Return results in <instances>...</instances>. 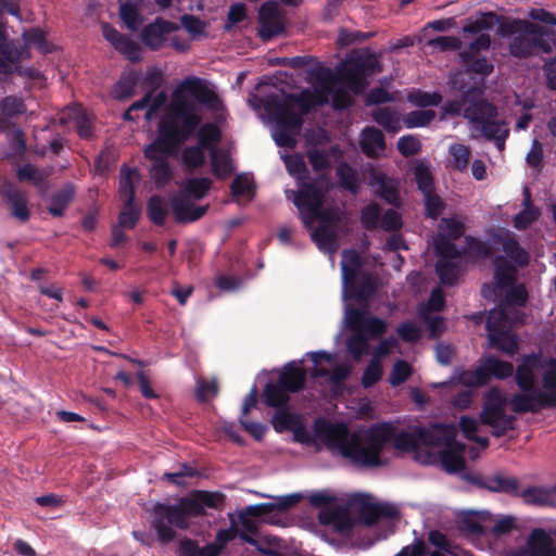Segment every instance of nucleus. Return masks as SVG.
I'll return each instance as SVG.
<instances>
[{
    "label": "nucleus",
    "instance_id": "nucleus-45",
    "mask_svg": "<svg viewBox=\"0 0 556 556\" xmlns=\"http://www.w3.org/2000/svg\"><path fill=\"white\" fill-rule=\"evenodd\" d=\"M213 181L208 177H193L186 181L182 193L194 200L203 199L211 190Z\"/></svg>",
    "mask_w": 556,
    "mask_h": 556
},
{
    "label": "nucleus",
    "instance_id": "nucleus-64",
    "mask_svg": "<svg viewBox=\"0 0 556 556\" xmlns=\"http://www.w3.org/2000/svg\"><path fill=\"white\" fill-rule=\"evenodd\" d=\"M116 50L132 63L141 61L140 46L127 35L119 42Z\"/></svg>",
    "mask_w": 556,
    "mask_h": 556
},
{
    "label": "nucleus",
    "instance_id": "nucleus-32",
    "mask_svg": "<svg viewBox=\"0 0 556 556\" xmlns=\"http://www.w3.org/2000/svg\"><path fill=\"white\" fill-rule=\"evenodd\" d=\"M289 102L293 104V106H298L300 110L301 116L307 115L312 109L319 104L323 105L327 103V97L324 93L314 94L309 90H303L300 93H285Z\"/></svg>",
    "mask_w": 556,
    "mask_h": 556
},
{
    "label": "nucleus",
    "instance_id": "nucleus-7",
    "mask_svg": "<svg viewBox=\"0 0 556 556\" xmlns=\"http://www.w3.org/2000/svg\"><path fill=\"white\" fill-rule=\"evenodd\" d=\"M510 307L494 308L490 311L485 328L489 332V340L492 346L513 356L518 351L516 336L509 330L510 327L521 324L518 317L509 318Z\"/></svg>",
    "mask_w": 556,
    "mask_h": 556
},
{
    "label": "nucleus",
    "instance_id": "nucleus-54",
    "mask_svg": "<svg viewBox=\"0 0 556 556\" xmlns=\"http://www.w3.org/2000/svg\"><path fill=\"white\" fill-rule=\"evenodd\" d=\"M381 207L376 202L366 205L361 212V223L368 231L379 228L381 222Z\"/></svg>",
    "mask_w": 556,
    "mask_h": 556
},
{
    "label": "nucleus",
    "instance_id": "nucleus-51",
    "mask_svg": "<svg viewBox=\"0 0 556 556\" xmlns=\"http://www.w3.org/2000/svg\"><path fill=\"white\" fill-rule=\"evenodd\" d=\"M451 166L459 172L467 168L470 159V148L462 143H453L448 149Z\"/></svg>",
    "mask_w": 556,
    "mask_h": 556
},
{
    "label": "nucleus",
    "instance_id": "nucleus-41",
    "mask_svg": "<svg viewBox=\"0 0 556 556\" xmlns=\"http://www.w3.org/2000/svg\"><path fill=\"white\" fill-rule=\"evenodd\" d=\"M376 289L372 277L370 275H363L359 280H356L355 286L349 289L348 295L344 296L354 299L357 302H366L375 294Z\"/></svg>",
    "mask_w": 556,
    "mask_h": 556
},
{
    "label": "nucleus",
    "instance_id": "nucleus-47",
    "mask_svg": "<svg viewBox=\"0 0 556 556\" xmlns=\"http://www.w3.org/2000/svg\"><path fill=\"white\" fill-rule=\"evenodd\" d=\"M528 300V293L526 288L522 285L513 287L506 295L507 303L501 305L498 308L510 307L511 311L508 313L509 318L518 317L520 320L521 315L520 312L514 307L515 306H523Z\"/></svg>",
    "mask_w": 556,
    "mask_h": 556
},
{
    "label": "nucleus",
    "instance_id": "nucleus-44",
    "mask_svg": "<svg viewBox=\"0 0 556 556\" xmlns=\"http://www.w3.org/2000/svg\"><path fill=\"white\" fill-rule=\"evenodd\" d=\"M482 366L483 370H485L484 374L486 375V383L492 376L498 379H505L510 377L514 372L513 364L497 359L495 357L486 358Z\"/></svg>",
    "mask_w": 556,
    "mask_h": 556
},
{
    "label": "nucleus",
    "instance_id": "nucleus-62",
    "mask_svg": "<svg viewBox=\"0 0 556 556\" xmlns=\"http://www.w3.org/2000/svg\"><path fill=\"white\" fill-rule=\"evenodd\" d=\"M382 374L381 363L376 358L371 359L363 372L362 386L365 389L375 386L381 379Z\"/></svg>",
    "mask_w": 556,
    "mask_h": 556
},
{
    "label": "nucleus",
    "instance_id": "nucleus-18",
    "mask_svg": "<svg viewBox=\"0 0 556 556\" xmlns=\"http://www.w3.org/2000/svg\"><path fill=\"white\" fill-rule=\"evenodd\" d=\"M346 324L349 329L362 331L368 339H377L387 331V323L378 317L368 316L365 311L359 308H350L346 313Z\"/></svg>",
    "mask_w": 556,
    "mask_h": 556
},
{
    "label": "nucleus",
    "instance_id": "nucleus-23",
    "mask_svg": "<svg viewBox=\"0 0 556 556\" xmlns=\"http://www.w3.org/2000/svg\"><path fill=\"white\" fill-rule=\"evenodd\" d=\"M2 197L10 207L11 215L21 223H26L30 218V210L25 192L17 188L9 186L2 191Z\"/></svg>",
    "mask_w": 556,
    "mask_h": 556
},
{
    "label": "nucleus",
    "instance_id": "nucleus-58",
    "mask_svg": "<svg viewBox=\"0 0 556 556\" xmlns=\"http://www.w3.org/2000/svg\"><path fill=\"white\" fill-rule=\"evenodd\" d=\"M491 46V37L489 34L482 33L480 34L468 48L459 53V58L464 63L469 62L475 59L478 52L485 51Z\"/></svg>",
    "mask_w": 556,
    "mask_h": 556
},
{
    "label": "nucleus",
    "instance_id": "nucleus-37",
    "mask_svg": "<svg viewBox=\"0 0 556 556\" xmlns=\"http://www.w3.org/2000/svg\"><path fill=\"white\" fill-rule=\"evenodd\" d=\"M479 484L492 492L517 494L519 481L515 477H507L502 473H496L485 482H479Z\"/></svg>",
    "mask_w": 556,
    "mask_h": 556
},
{
    "label": "nucleus",
    "instance_id": "nucleus-53",
    "mask_svg": "<svg viewBox=\"0 0 556 556\" xmlns=\"http://www.w3.org/2000/svg\"><path fill=\"white\" fill-rule=\"evenodd\" d=\"M352 334L346 340L348 351L353 355L355 359L361 358L365 353H367L369 344L368 337L362 333V331L357 329H350Z\"/></svg>",
    "mask_w": 556,
    "mask_h": 556
},
{
    "label": "nucleus",
    "instance_id": "nucleus-1",
    "mask_svg": "<svg viewBox=\"0 0 556 556\" xmlns=\"http://www.w3.org/2000/svg\"><path fill=\"white\" fill-rule=\"evenodd\" d=\"M315 433L328 450L339 453L359 468H379L387 465L382 452L389 443L400 452H414L417 459V429L396 431L391 422H379L366 430L351 431L344 422L315 421Z\"/></svg>",
    "mask_w": 556,
    "mask_h": 556
},
{
    "label": "nucleus",
    "instance_id": "nucleus-16",
    "mask_svg": "<svg viewBox=\"0 0 556 556\" xmlns=\"http://www.w3.org/2000/svg\"><path fill=\"white\" fill-rule=\"evenodd\" d=\"M419 191L424 195L425 214L437 219L445 208V202L433 189V178L425 163L419 162Z\"/></svg>",
    "mask_w": 556,
    "mask_h": 556
},
{
    "label": "nucleus",
    "instance_id": "nucleus-28",
    "mask_svg": "<svg viewBox=\"0 0 556 556\" xmlns=\"http://www.w3.org/2000/svg\"><path fill=\"white\" fill-rule=\"evenodd\" d=\"M277 381L289 393H296L305 386L306 371L302 366L289 363L283 366Z\"/></svg>",
    "mask_w": 556,
    "mask_h": 556
},
{
    "label": "nucleus",
    "instance_id": "nucleus-10",
    "mask_svg": "<svg viewBox=\"0 0 556 556\" xmlns=\"http://www.w3.org/2000/svg\"><path fill=\"white\" fill-rule=\"evenodd\" d=\"M327 177L320 175L314 181H303L296 192L287 191L288 199H291V194L293 195V204L298 207L302 222L311 219V213L316 212L324 205L326 193L324 185H327Z\"/></svg>",
    "mask_w": 556,
    "mask_h": 556
},
{
    "label": "nucleus",
    "instance_id": "nucleus-52",
    "mask_svg": "<svg viewBox=\"0 0 556 556\" xmlns=\"http://www.w3.org/2000/svg\"><path fill=\"white\" fill-rule=\"evenodd\" d=\"M337 176L339 178L341 187L345 190L356 193L359 188L358 177L355 169L348 163H341L337 167Z\"/></svg>",
    "mask_w": 556,
    "mask_h": 556
},
{
    "label": "nucleus",
    "instance_id": "nucleus-9",
    "mask_svg": "<svg viewBox=\"0 0 556 556\" xmlns=\"http://www.w3.org/2000/svg\"><path fill=\"white\" fill-rule=\"evenodd\" d=\"M378 68V61L372 54L351 55L338 68L336 78L345 84L355 94H358L368 85L366 77L374 74Z\"/></svg>",
    "mask_w": 556,
    "mask_h": 556
},
{
    "label": "nucleus",
    "instance_id": "nucleus-38",
    "mask_svg": "<svg viewBox=\"0 0 556 556\" xmlns=\"http://www.w3.org/2000/svg\"><path fill=\"white\" fill-rule=\"evenodd\" d=\"M168 215V208L165 200L159 195L153 194L147 202V216L149 220L155 226H164L166 217Z\"/></svg>",
    "mask_w": 556,
    "mask_h": 556
},
{
    "label": "nucleus",
    "instance_id": "nucleus-40",
    "mask_svg": "<svg viewBox=\"0 0 556 556\" xmlns=\"http://www.w3.org/2000/svg\"><path fill=\"white\" fill-rule=\"evenodd\" d=\"M198 146L204 150L216 149L215 146L222 139V131L215 123H205L198 127Z\"/></svg>",
    "mask_w": 556,
    "mask_h": 556
},
{
    "label": "nucleus",
    "instance_id": "nucleus-12",
    "mask_svg": "<svg viewBox=\"0 0 556 556\" xmlns=\"http://www.w3.org/2000/svg\"><path fill=\"white\" fill-rule=\"evenodd\" d=\"M350 505L356 508L359 519L369 527L376 525L379 520H392L399 517V511L394 505L374 502L369 494H354L350 500Z\"/></svg>",
    "mask_w": 556,
    "mask_h": 556
},
{
    "label": "nucleus",
    "instance_id": "nucleus-4",
    "mask_svg": "<svg viewBox=\"0 0 556 556\" xmlns=\"http://www.w3.org/2000/svg\"><path fill=\"white\" fill-rule=\"evenodd\" d=\"M457 428L454 425H432L428 428L419 427V463L422 453L437 454L441 466L448 473L460 472L466 465L464 458L465 444L456 441Z\"/></svg>",
    "mask_w": 556,
    "mask_h": 556
},
{
    "label": "nucleus",
    "instance_id": "nucleus-13",
    "mask_svg": "<svg viewBox=\"0 0 556 556\" xmlns=\"http://www.w3.org/2000/svg\"><path fill=\"white\" fill-rule=\"evenodd\" d=\"M263 106L268 115L276 122L278 128H290L294 132L300 131L303 126V117L294 112L293 104L287 96L280 99L277 94L267 96L263 100Z\"/></svg>",
    "mask_w": 556,
    "mask_h": 556
},
{
    "label": "nucleus",
    "instance_id": "nucleus-48",
    "mask_svg": "<svg viewBox=\"0 0 556 556\" xmlns=\"http://www.w3.org/2000/svg\"><path fill=\"white\" fill-rule=\"evenodd\" d=\"M311 237L319 250L333 251L336 248L337 236L327 225H320L315 228Z\"/></svg>",
    "mask_w": 556,
    "mask_h": 556
},
{
    "label": "nucleus",
    "instance_id": "nucleus-3",
    "mask_svg": "<svg viewBox=\"0 0 556 556\" xmlns=\"http://www.w3.org/2000/svg\"><path fill=\"white\" fill-rule=\"evenodd\" d=\"M496 34L502 38H510L508 51L517 59H527L538 53L548 54L556 49V30L528 20L503 21Z\"/></svg>",
    "mask_w": 556,
    "mask_h": 556
},
{
    "label": "nucleus",
    "instance_id": "nucleus-26",
    "mask_svg": "<svg viewBox=\"0 0 556 556\" xmlns=\"http://www.w3.org/2000/svg\"><path fill=\"white\" fill-rule=\"evenodd\" d=\"M170 207L175 220L179 224L192 223L200 219L207 211V205H194L180 197L170 200Z\"/></svg>",
    "mask_w": 556,
    "mask_h": 556
},
{
    "label": "nucleus",
    "instance_id": "nucleus-57",
    "mask_svg": "<svg viewBox=\"0 0 556 556\" xmlns=\"http://www.w3.org/2000/svg\"><path fill=\"white\" fill-rule=\"evenodd\" d=\"M173 175L168 161L152 163L150 176L157 188L165 187L173 178Z\"/></svg>",
    "mask_w": 556,
    "mask_h": 556
},
{
    "label": "nucleus",
    "instance_id": "nucleus-55",
    "mask_svg": "<svg viewBox=\"0 0 556 556\" xmlns=\"http://www.w3.org/2000/svg\"><path fill=\"white\" fill-rule=\"evenodd\" d=\"M141 217V208L134 201L128 204L124 203L122 211L118 214V225L126 229H134Z\"/></svg>",
    "mask_w": 556,
    "mask_h": 556
},
{
    "label": "nucleus",
    "instance_id": "nucleus-60",
    "mask_svg": "<svg viewBox=\"0 0 556 556\" xmlns=\"http://www.w3.org/2000/svg\"><path fill=\"white\" fill-rule=\"evenodd\" d=\"M230 191L233 197H254L255 188L253 181L245 175L239 174L232 180Z\"/></svg>",
    "mask_w": 556,
    "mask_h": 556
},
{
    "label": "nucleus",
    "instance_id": "nucleus-21",
    "mask_svg": "<svg viewBox=\"0 0 556 556\" xmlns=\"http://www.w3.org/2000/svg\"><path fill=\"white\" fill-rule=\"evenodd\" d=\"M237 536H239L243 542L254 546L257 552L265 556H280L279 552L266 548L260 545V542L253 536L249 535L245 532H240L235 521L231 522V526L227 529H220L216 532L215 541L213 542L215 546H217L218 551L223 553L225 547L233 541Z\"/></svg>",
    "mask_w": 556,
    "mask_h": 556
},
{
    "label": "nucleus",
    "instance_id": "nucleus-14",
    "mask_svg": "<svg viewBox=\"0 0 556 556\" xmlns=\"http://www.w3.org/2000/svg\"><path fill=\"white\" fill-rule=\"evenodd\" d=\"M465 232V224L456 217L442 218L438 225V232L433 239L434 251L438 255L462 256L454 241Z\"/></svg>",
    "mask_w": 556,
    "mask_h": 556
},
{
    "label": "nucleus",
    "instance_id": "nucleus-24",
    "mask_svg": "<svg viewBox=\"0 0 556 556\" xmlns=\"http://www.w3.org/2000/svg\"><path fill=\"white\" fill-rule=\"evenodd\" d=\"M528 556H556V536H552L543 529L532 531L528 544Z\"/></svg>",
    "mask_w": 556,
    "mask_h": 556
},
{
    "label": "nucleus",
    "instance_id": "nucleus-42",
    "mask_svg": "<svg viewBox=\"0 0 556 556\" xmlns=\"http://www.w3.org/2000/svg\"><path fill=\"white\" fill-rule=\"evenodd\" d=\"M521 497L528 504L553 506L555 504L552 488L530 486L522 491Z\"/></svg>",
    "mask_w": 556,
    "mask_h": 556
},
{
    "label": "nucleus",
    "instance_id": "nucleus-11",
    "mask_svg": "<svg viewBox=\"0 0 556 556\" xmlns=\"http://www.w3.org/2000/svg\"><path fill=\"white\" fill-rule=\"evenodd\" d=\"M445 305V296L441 288L432 290L427 304L419 305V336L427 332L434 339L445 330L444 319L439 315Z\"/></svg>",
    "mask_w": 556,
    "mask_h": 556
},
{
    "label": "nucleus",
    "instance_id": "nucleus-50",
    "mask_svg": "<svg viewBox=\"0 0 556 556\" xmlns=\"http://www.w3.org/2000/svg\"><path fill=\"white\" fill-rule=\"evenodd\" d=\"M500 22V17L493 13L488 12L482 14L479 18L473 22H469L463 26V31L470 35L482 33L483 30H490L493 26Z\"/></svg>",
    "mask_w": 556,
    "mask_h": 556
},
{
    "label": "nucleus",
    "instance_id": "nucleus-35",
    "mask_svg": "<svg viewBox=\"0 0 556 556\" xmlns=\"http://www.w3.org/2000/svg\"><path fill=\"white\" fill-rule=\"evenodd\" d=\"M437 263V273L442 283L453 285L459 275L460 256L439 255Z\"/></svg>",
    "mask_w": 556,
    "mask_h": 556
},
{
    "label": "nucleus",
    "instance_id": "nucleus-6",
    "mask_svg": "<svg viewBox=\"0 0 556 556\" xmlns=\"http://www.w3.org/2000/svg\"><path fill=\"white\" fill-rule=\"evenodd\" d=\"M470 129L479 132L486 140L494 141L495 147L503 151L509 136L507 123L500 118L497 108L484 100L470 103L464 110Z\"/></svg>",
    "mask_w": 556,
    "mask_h": 556
},
{
    "label": "nucleus",
    "instance_id": "nucleus-49",
    "mask_svg": "<svg viewBox=\"0 0 556 556\" xmlns=\"http://www.w3.org/2000/svg\"><path fill=\"white\" fill-rule=\"evenodd\" d=\"M478 421L469 416H462L459 419V429L462 430L464 437L470 441H475L481 447L486 448L489 446V439L486 437L477 435L478 432Z\"/></svg>",
    "mask_w": 556,
    "mask_h": 556
},
{
    "label": "nucleus",
    "instance_id": "nucleus-61",
    "mask_svg": "<svg viewBox=\"0 0 556 556\" xmlns=\"http://www.w3.org/2000/svg\"><path fill=\"white\" fill-rule=\"evenodd\" d=\"M377 181L378 195L389 204L397 205L400 201V195L397 188L394 186V184L386 176L378 177Z\"/></svg>",
    "mask_w": 556,
    "mask_h": 556
},
{
    "label": "nucleus",
    "instance_id": "nucleus-33",
    "mask_svg": "<svg viewBox=\"0 0 556 556\" xmlns=\"http://www.w3.org/2000/svg\"><path fill=\"white\" fill-rule=\"evenodd\" d=\"M75 188L72 184L65 185L62 189L58 190L51 195L48 212L54 217H62L74 200Z\"/></svg>",
    "mask_w": 556,
    "mask_h": 556
},
{
    "label": "nucleus",
    "instance_id": "nucleus-27",
    "mask_svg": "<svg viewBox=\"0 0 556 556\" xmlns=\"http://www.w3.org/2000/svg\"><path fill=\"white\" fill-rule=\"evenodd\" d=\"M541 365L539 355L531 354L523 358L522 363L516 369L515 379L517 386L523 391L534 390L535 369Z\"/></svg>",
    "mask_w": 556,
    "mask_h": 556
},
{
    "label": "nucleus",
    "instance_id": "nucleus-34",
    "mask_svg": "<svg viewBox=\"0 0 556 556\" xmlns=\"http://www.w3.org/2000/svg\"><path fill=\"white\" fill-rule=\"evenodd\" d=\"M361 147L367 156H374L386 149L384 135L375 127H366L362 132Z\"/></svg>",
    "mask_w": 556,
    "mask_h": 556
},
{
    "label": "nucleus",
    "instance_id": "nucleus-56",
    "mask_svg": "<svg viewBox=\"0 0 556 556\" xmlns=\"http://www.w3.org/2000/svg\"><path fill=\"white\" fill-rule=\"evenodd\" d=\"M483 366H479L475 370H463L456 372L455 380L466 387H481L486 384V375Z\"/></svg>",
    "mask_w": 556,
    "mask_h": 556
},
{
    "label": "nucleus",
    "instance_id": "nucleus-59",
    "mask_svg": "<svg viewBox=\"0 0 556 556\" xmlns=\"http://www.w3.org/2000/svg\"><path fill=\"white\" fill-rule=\"evenodd\" d=\"M182 162L190 169H198L205 164L204 149L198 144L187 147L182 151Z\"/></svg>",
    "mask_w": 556,
    "mask_h": 556
},
{
    "label": "nucleus",
    "instance_id": "nucleus-29",
    "mask_svg": "<svg viewBox=\"0 0 556 556\" xmlns=\"http://www.w3.org/2000/svg\"><path fill=\"white\" fill-rule=\"evenodd\" d=\"M303 498L300 493H292L286 496L279 497L274 503H262L256 505L248 506V513L252 516H262L269 514L273 510L285 511L294 507Z\"/></svg>",
    "mask_w": 556,
    "mask_h": 556
},
{
    "label": "nucleus",
    "instance_id": "nucleus-17",
    "mask_svg": "<svg viewBox=\"0 0 556 556\" xmlns=\"http://www.w3.org/2000/svg\"><path fill=\"white\" fill-rule=\"evenodd\" d=\"M308 74L325 91L332 93V102L336 109H346L352 104V98L348 91L340 88L332 90L337 78L331 68L317 62V64L308 71Z\"/></svg>",
    "mask_w": 556,
    "mask_h": 556
},
{
    "label": "nucleus",
    "instance_id": "nucleus-31",
    "mask_svg": "<svg viewBox=\"0 0 556 556\" xmlns=\"http://www.w3.org/2000/svg\"><path fill=\"white\" fill-rule=\"evenodd\" d=\"M212 174L218 180H225L235 173L231 155L224 149H213L211 153Z\"/></svg>",
    "mask_w": 556,
    "mask_h": 556
},
{
    "label": "nucleus",
    "instance_id": "nucleus-39",
    "mask_svg": "<svg viewBox=\"0 0 556 556\" xmlns=\"http://www.w3.org/2000/svg\"><path fill=\"white\" fill-rule=\"evenodd\" d=\"M494 278L498 288H506L514 285L517 270L503 256L494 258Z\"/></svg>",
    "mask_w": 556,
    "mask_h": 556
},
{
    "label": "nucleus",
    "instance_id": "nucleus-46",
    "mask_svg": "<svg viewBox=\"0 0 556 556\" xmlns=\"http://www.w3.org/2000/svg\"><path fill=\"white\" fill-rule=\"evenodd\" d=\"M372 118L389 132L396 134L401 129V119L390 108L374 110Z\"/></svg>",
    "mask_w": 556,
    "mask_h": 556
},
{
    "label": "nucleus",
    "instance_id": "nucleus-22",
    "mask_svg": "<svg viewBox=\"0 0 556 556\" xmlns=\"http://www.w3.org/2000/svg\"><path fill=\"white\" fill-rule=\"evenodd\" d=\"M492 516L488 511H462L456 522L459 531L469 535H479L488 530Z\"/></svg>",
    "mask_w": 556,
    "mask_h": 556
},
{
    "label": "nucleus",
    "instance_id": "nucleus-5",
    "mask_svg": "<svg viewBox=\"0 0 556 556\" xmlns=\"http://www.w3.org/2000/svg\"><path fill=\"white\" fill-rule=\"evenodd\" d=\"M202 122L193 102L176 98L172 108L161 118L159 132L178 148L189 140Z\"/></svg>",
    "mask_w": 556,
    "mask_h": 556
},
{
    "label": "nucleus",
    "instance_id": "nucleus-19",
    "mask_svg": "<svg viewBox=\"0 0 556 556\" xmlns=\"http://www.w3.org/2000/svg\"><path fill=\"white\" fill-rule=\"evenodd\" d=\"M177 92L193 97L200 104L210 110L217 109L219 98L217 93L208 88L203 79L199 77H187L178 86Z\"/></svg>",
    "mask_w": 556,
    "mask_h": 556
},
{
    "label": "nucleus",
    "instance_id": "nucleus-8",
    "mask_svg": "<svg viewBox=\"0 0 556 556\" xmlns=\"http://www.w3.org/2000/svg\"><path fill=\"white\" fill-rule=\"evenodd\" d=\"M507 397L498 389L493 388L485 392L480 420L492 428L494 437H503L514 430L516 417L506 414Z\"/></svg>",
    "mask_w": 556,
    "mask_h": 556
},
{
    "label": "nucleus",
    "instance_id": "nucleus-30",
    "mask_svg": "<svg viewBox=\"0 0 556 556\" xmlns=\"http://www.w3.org/2000/svg\"><path fill=\"white\" fill-rule=\"evenodd\" d=\"M498 241L502 244L503 251L505 254L518 266L523 267L529 264L530 255L527 250H525L516 236L507 231L498 237Z\"/></svg>",
    "mask_w": 556,
    "mask_h": 556
},
{
    "label": "nucleus",
    "instance_id": "nucleus-63",
    "mask_svg": "<svg viewBox=\"0 0 556 556\" xmlns=\"http://www.w3.org/2000/svg\"><path fill=\"white\" fill-rule=\"evenodd\" d=\"M119 16L130 30L137 28L139 23V9L135 3L130 1L122 3L119 5Z\"/></svg>",
    "mask_w": 556,
    "mask_h": 556
},
{
    "label": "nucleus",
    "instance_id": "nucleus-43",
    "mask_svg": "<svg viewBox=\"0 0 556 556\" xmlns=\"http://www.w3.org/2000/svg\"><path fill=\"white\" fill-rule=\"evenodd\" d=\"M264 401L269 407H285L290 401L289 392L278 381L268 382L264 388Z\"/></svg>",
    "mask_w": 556,
    "mask_h": 556
},
{
    "label": "nucleus",
    "instance_id": "nucleus-2",
    "mask_svg": "<svg viewBox=\"0 0 556 556\" xmlns=\"http://www.w3.org/2000/svg\"><path fill=\"white\" fill-rule=\"evenodd\" d=\"M226 496L222 492L194 490L189 496L180 497L177 504L156 503L153 507L152 528L159 540L167 544L172 542L176 532L172 527L181 530L189 528V517H202L206 514L205 507L222 509Z\"/></svg>",
    "mask_w": 556,
    "mask_h": 556
},
{
    "label": "nucleus",
    "instance_id": "nucleus-36",
    "mask_svg": "<svg viewBox=\"0 0 556 556\" xmlns=\"http://www.w3.org/2000/svg\"><path fill=\"white\" fill-rule=\"evenodd\" d=\"M178 147L168 142L160 132L157 138L147 146L144 156L154 162L167 161V155L172 154Z\"/></svg>",
    "mask_w": 556,
    "mask_h": 556
},
{
    "label": "nucleus",
    "instance_id": "nucleus-20",
    "mask_svg": "<svg viewBox=\"0 0 556 556\" xmlns=\"http://www.w3.org/2000/svg\"><path fill=\"white\" fill-rule=\"evenodd\" d=\"M177 28L175 23L156 17L154 22L142 28L140 39L144 46L153 51H157L164 46L165 36L177 30Z\"/></svg>",
    "mask_w": 556,
    "mask_h": 556
},
{
    "label": "nucleus",
    "instance_id": "nucleus-25",
    "mask_svg": "<svg viewBox=\"0 0 556 556\" xmlns=\"http://www.w3.org/2000/svg\"><path fill=\"white\" fill-rule=\"evenodd\" d=\"M522 194L521 211L513 217V226L517 230L528 229L541 216V210L534 205L528 187L523 188Z\"/></svg>",
    "mask_w": 556,
    "mask_h": 556
},
{
    "label": "nucleus",
    "instance_id": "nucleus-15",
    "mask_svg": "<svg viewBox=\"0 0 556 556\" xmlns=\"http://www.w3.org/2000/svg\"><path fill=\"white\" fill-rule=\"evenodd\" d=\"M509 402L511 409L517 414L539 413L543 408H556V396L544 394L540 389L514 394Z\"/></svg>",
    "mask_w": 556,
    "mask_h": 556
}]
</instances>
